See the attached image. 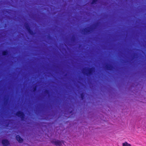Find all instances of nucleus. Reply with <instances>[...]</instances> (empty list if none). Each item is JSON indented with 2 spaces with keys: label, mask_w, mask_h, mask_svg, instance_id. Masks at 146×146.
<instances>
[{
  "label": "nucleus",
  "mask_w": 146,
  "mask_h": 146,
  "mask_svg": "<svg viewBox=\"0 0 146 146\" xmlns=\"http://www.w3.org/2000/svg\"><path fill=\"white\" fill-rule=\"evenodd\" d=\"M51 143L54 144L56 146H61L62 143L64 144V141H60L56 139H53L51 141Z\"/></svg>",
  "instance_id": "1"
},
{
  "label": "nucleus",
  "mask_w": 146,
  "mask_h": 146,
  "mask_svg": "<svg viewBox=\"0 0 146 146\" xmlns=\"http://www.w3.org/2000/svg\"><path fill=\"white\" fill-rule=\"evenodd\" d=\"M2 143L4 146H7L10 144L9 141L7 139L3 140L2 141Z\"/></svg>",
  "instance_id": "2"
},
{
  "label": "nucleus",
  "mask_w": 146,
  "mask_h": 146,
  "mask_svg": "<svg viewBox=\"0 0 146 146\" xmlns=\"http://www.w3.org/2000/svg\"><path fill=\"white\" fill-rule=\"evenodd\" d=\"M16 139L19 143H22L23 141V139L19 135L16 136Z\"/></svg>",
  "instance_id": "3"
},
{
  "label": "nucleus",
  "mask_w": 146,
  "mask_h": 146,
  "mask_svg": "<svg viewBox=\"0 0 146 146\" xmlns=\"http://www.w3.org/2000/svg\"><path fill=\"white\" fill-rule=\"evenodd\" d=\"M17 115L19 117H20L21 118H23L24 117V114L21 112H18L17 113Z\"/></svg>",
  "instance_id": "4"
},
{
  "label": "nucleus",
  "mask_w": 146,
  "mask_h": 146,
  "mask_svg": "<svg viewBox=\"0 0 146 146\" xmlns=\"http://www.w3.org/2000/svg\"><path fill=\"white\" fill-rule=\"evenodd\" d=\"M122 146H131L130 144L128 143L127 142H125L122 143Z\"/></svg>",
  "instance_id": "5"
},
{
  "label": "nucleus",
  "mask_w": 146,
  "mask_h": 146,
  "mask_svg": "<svg viewBox=\"0 0 146 146\" xmlns=\"http://www.w3.org/2000/svg\"><path fill=\"white\" fill-rule=\"evenodd\" d=\"M7 52L6 51H4V52H3V55H6L7 54Z\"/></svg>",
  "instance_id": "6"
},
{
  "label": "nucleus",
  "mask_w": 146,
  "mask_h": 146,
  "mask_svg": "<svg viewBox=\"0 0 146 146\" xmlns=\"http://www.w3.org/2000/svg\"><path fill=\"white\" fill-rule=\"evenodd\" d=\"M88 71V73L89 74H90L92 73V71H91V70H89Z\"/></svg>",
  "instance_id": "7"
},
{
  "label": "nucleus",
  "mask_w": 146,
  "mask_h": 146,
  "mask_svg": "<svg viewBox=\"0 0 146 146\" xmlns=\"http://www.w3.org/2000/svg\"><path fill=\"white\" fill-rule=\"evenodd\" d=\"M97 1V0H94L92 2V4H94L95 3V2L96 1Z\"/></svg>",
  "instance_id": "8"
},
{
  "label": "nucleus",
  "mask_w": 146,
  "mask_h": 146,
  "mask_svg": "<svg viewBox=\"0 0 146 146\" xmlns=\"http://www.w3.org/2000/svg\"><path fill=\"white\" fill-rule=\"evenodd\" d=\"M28 31H29V32H30V31H29V29H28Z\"/></svg>",
  "instance_id": "9"
}]
</instances>
